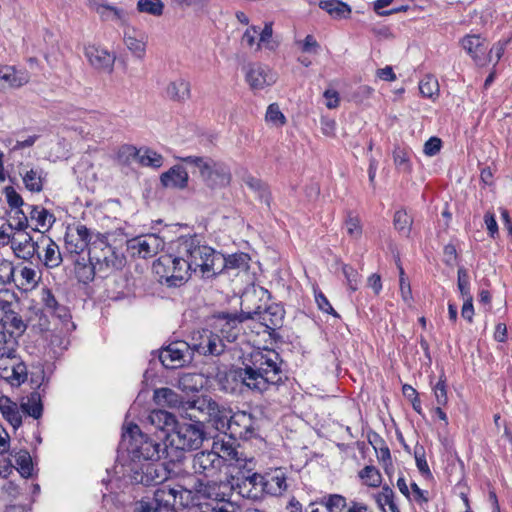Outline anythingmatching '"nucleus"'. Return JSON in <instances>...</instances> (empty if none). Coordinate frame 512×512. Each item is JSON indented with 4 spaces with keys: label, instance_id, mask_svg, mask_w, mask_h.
I'll return each mask as SVG.
<instances>
[{
    "label": "nucleus",
    "instance_id": "nucleus-5",
    "mask_svg": "<svg viewBox=\"0 0 512 512\" xmlns=\"http://www.w3.org/2000/svg\"><path fill=\"white\" fill-rule=\"evenodd\" d=\"M181 160L196 167L203 182L212 189L225 187L231 181L230 169L222 162L198 156H188Z\"/></svg>",
    "mask_w": 512,
    "mask_h": 512
},
{
    "label": "nucleus",
    "instance_id": "nucleus-53",
    "mask_svg": "<svg viewBox=\"0 0 512 512\" xmlns=\"http://www.w3.org/2000/svg\"><path fill=\"white\" fill-rule=\"evenodd\" d=\"M419 90L424 97L433 98L439 93V85L436 79L427 76L420 81Z\"/></svg>",
    "mask_w": 512,
    "mask_h": 512
},
{
    "label": "nucleus",
    "instance_id": "nucleus-22",
    "mask_svg": "<svg viewBox=\"0 0 512 512\" xmlns=\"http://www.w3.org/2000/svg\"><path fill=\"white\" fill-rule=\"evenodd\" d=\"M29 80L30 75L27 70L0 64V90L20 88Z\"/></svg>",
    "mask_w": 512,
    "mask_h": 512
},
{
    "label": "nucleus",
    "instance_id": "nucleus-17",
    "mask_svg": "<svg viewBox=\"0 0 512 512\" xmlns=\"http://www.w3.org/2000/svg\"><path fill=\"white\" fill-rule=\"evenodd\" d=\"M84 54L90 65L95 69L105 73L113 71L116 56L108 50L95 44H88L84 48Z\"/></svg>",
    "mask_w": 512,
    "mask_h": 512
},
{
    "label": "nucleus",
    "instance_id": "nucleus-45",
    "mask_svg": "<svg viewBox=\"0 0 512 512\" xmlns=\"http://www.w3.org/2000/svg\"><path fill=\"white\" fill-rule=\"evenodd\" d=\"M317 503L323 505L327 512H342L346 507V499L339 494L325 495Z\"/></svg>",
    "mask_w": 512,
    "mask_h": 512
},
{
    "label": "nucleus",
    "instance_id": "nucleus-1",
    "mask_svg": "<svg viewBox=\"0 0 512 512\" xmlns=\"http://www.w3.org/2000/svg\"><path fill=\"white\" fill-rule=\"evenodd\" d=\"M172 252L160 256L153 263L159 281L168 287H180L191 273L199 272L203 278L221 273L224 255L202 244L197 236H182L171 247Z\"/></svg>",
    "mask_w": 512,
    "mask_h": 512
},
{
    "label": "nucleus",
    "instance_id": "nucleus-26",
    "mask_svg": "<svg viewBox=\"0 0 512 512\" xmlns=\"http://www.w3.org/2000/svg\"><path fill=\"white\" fill-rule=\"evenodd\" d=\"M462 47L478 65H484L488 59V44L479 35H467L462 39Z\"/></svg>",
    "mask_w": 512,
    "mask_h": 512
},
{
    "label": "nucleus",
    "instance_id": "nucleus-32",
    "mask_svg": "<svg viewBox=\"0 0 512 512\" xmlns=\"http://www.w3.org/2000/svg\"><path fill=\"white\" fill-rule=\"evenodd\" d=\"M25 187L31 192H40L43 189L45 173L43 169L36 167L24 169L20 172Z\"/></svg>",
    "mask_w": 512,
    "mask_h": 512
},
{
    "label": "nucleus",
    "instance_id": "nucleus-41",
    "mask_svg": "<svg viewBox=\"0 0 512 512\" xmlns=\"http://www.w3.org/2000/svg\"><path fill=\"white\" fill-rule=\"evenodd\" d=\"M231 417V411L218 405V411L215 414L208 416L207 421L212 422L218 431L226 432L229 431Z\"/></svg>",
    "mask_w": 512,
    "mask_h": 512
},
{
    "label": "nucleus",
    "instance_id": "nucleus-18",
    "mask_svg": "<svg viewBox=\"0 0 512 512\" xmlns=\"http://www.w3.org/2000/svg\"><path fill=\"white\" fill-rule=\"evenodd\" d=\"M88 5L102 21L114 22L119 26H128L129 13L125 9L97 0H89Z\"/></svg>",
    "mask_w": 512,
    "mask_h": 512
},
{
    "label": "nucleus",
    "instance_id": "nucleus-8",
    "mask_svg": "<svg viewBox=\"0 0 512 512\" xmlns=\"http://www.w3.org/2000/svg\"><path fill=\"white\" fill-rule=\"evenodd\" d=\"M179 491L169 486H162L154 492V497L148 501H139L135 512H174Z\"/></svg>",
    "mask_w": 512,
    "mask_h": 512
},
{
    "label": "nucleus",
    "instance_id": "nucleus-16",
    "mask_svg": "<svg viewBox=\"0 0 512 512\" xmlns=\"http://www.w3.org/2000/svg\"><path fill=\"white\" fill-rule=\"evenodd\" d=\"M265 495L279 497L288 489L287 471L283 467L269 468L263 473Z\"/></svg>",
    "mask_w": 512,
    "mask_h": 512
},
{
    "label": "nucleus",
    "instance_id": "nucleus-50",
    "mask_svg": "<svg viewBox=\"0 0 512 512\" xmlns=\"http://www.w3.org/2000/svg\"><path fill=\"white\" fill-rule=\"evenodd\" d=\"M2 323L5 324V329L7 326L12 327L15 330V336L17 338L26 330V325L23 322L22 318L18 316L14 311L9 314H5L2 319H0Z\"/></svg>",
    "mask_w": 512,
    "mask_h": 512
},
{
    "label": "nucleus",
    "instance_id": "nucleus-51",
    "mask_svg": "<svg viewBox=\"0 0 512 512\" xmlns=\"http://www.w3.org/2000/svg\"><path fill=\"white\" fill-rule=\"evenodd\" d=\"M412 222V218L407 214L406 211L398 210L395 212L394 226L403 235H409Z\"/></svg>",
    "mask_w": 512,
    "mask_h": 512
},
{
    "label": "nucleus",
    "instance_id": "nucleus-64",
    "mask_svg": "<svg viewBox=\"0 0 512 512\" xmlns=\"http://www.w3.org/2000/svg\"><path fill=\"white\" fill-rule=\"evenodd\" d=\"M342 271L350 289L353 291L357 290L359 284L358 272L352 266L349 265H344L342 267Z\"/></svg>",
    "mask_w": 512,
    "mask_h": 512
},
{
    "label": "nucleus",
    "instance_id": "nucleus-59",
    "mask_svg": "<svg viewBox=\"0 0 512 512\" xmlns=\"http://www.w3.org/2000/svg\"><path fill=\"white\" fill-rule=\"evenodd\" d=\"M272 24L266 23L263 29L259 28V40L257 43V49H260L261 46H264L268 49L274 48V42L272 41Z\"/></svg>",
    "mask_w": 512,
    "mask_h": 512
},
{
    "label": "nucleus",
    "instance_id": "nucleus-48",
    "mask_svg": "<svg viewBox=\"0 0 512 512\" xmlns=\"http://www.w3.org/2000/svg\"><path fill=\"white\" fill-rule=\"evenodd\" d=\"M393 159L396 168L402 172H410V153L401 147H396L393 151Z\"/></svg>",
    "mask_w": 512,
    "mask_h": 512
},
{
    "label": "nucleus",
    "instance_id": "nucleus-33",
    "mask_svg": "<svg viewBox=\"0 0 512 512\" xmlns=\"http://www.w3.org/2000/svg\"><path fill=\"white\" fill-rule=\"evenodd\" d=\"M146 420L156 429L163 431L170 427L173 429L177 423L176 418L172 413L162 409L151 411L148 414Z\"/></svg>",
    "mask_w": 512,
    "mask_h": 512
},
{
    "label": "nucleus",
    "instance_id": "nucleus-42",
    "mask_svg": "<svg viewBox=\"0 0 512 512\" xmlns=\"http://www.w3.org/2000/svg\"><path fill=\"white\" fill-rule=\"evenodd\" d=\"M203 385L204 379L200 374L187 373L179 379V387L185 392H197Z\"/></svg>",
    "mask_w": 512,
    "mask_h": 512
},
{
    "label": "nucleus",
    "instance_id": "nucleus-11",
    "mask_svg": "<svg viewBox=\"0 0 512 512\" xmlns=\"http://www.w3.org/2000/svg\"><path fill=\"white\" fill-rule=\"evenodd\" d=\"M157 461H145V463H135L131 467V479L135 483L145 486L162 483L166 478V470Z\"/></svg>",
    "mask_w": 512,
    "mask_h": 512
},
{
    "label": "nucleus",
    "instance_id": "nucleus-20",
    "mask_svg": "<svg viewBox=\"0 0 512 512\" xmlns=\"http://www.w3.org/2000/svg\"><path fill=\"white\" fill-rule=\"evenodd\" d=\"M246 319L242 318V312L239 315L224 314L217 317L215 329L219 332L223 342H234L241 331V323Z\"/></svg>",
    "mask_w": 512,
    "mask_h": 512
},
{
    "label": "nucleus",
    "instance_id": "nucleus-49",
    "mask_svg": "<svg viewBox=\"0 0 512 512\" xmlns=\"http://www.w3.org/2000/svg\"><path fill=\"white\" fill-rule=\"evenodd\" d=\"M359 477L370 487H378L382 481L380 472L374 466H365L359 472Z\"/></svg>",
    "mask_w": 512,
    "mask_h": 512
},
{
    "label": "nucleus",
    "instance_id": "nucleus-10",
    "mask_svg": "<svg viewBox=\"0 0 512 512\" xmlns=\"http://www.w3.org/2000/svg\"><path fill=\"white\" fill-rule=\"evenodd\" d=\"M212 450L223 460V464L227 463L228 466L237 471L242 468H247L248 470L256 469L255 459L243 456L232 443L216 441L213 443Z\"/></svg>",
    "mask_w": 512,
    "mask_h": 512
},
{
    "label": "nucleus",
    "instance_id": "nucleus-29",
    "mask_svg": "<svg viewBox=\"0 0 512 512\" xmlns=\"http://www.w3.org/2000/svg\"><path fill=\"white\" fill-rule=\"evenodd\" d=\"M190 83L183 79L177 78L170 81L165 88V95L172 101L185 102L191 96Z\"/></svg>",
    "mask_w": 512,
    "mask_h": 512
},
{
    "label": "nucleus",
    "instance_id": "nucleus-13",
    "mask_svg": "<svg viewBox=\"0 0 512 512\" xmlns=\"http://www.w3.org/2000/svg\"><path fill=\"white\" fill-rule=\"evenodd\" d=\"M226 344L218 333L208 329L197 331L192 336L191 350L202 355H220L224 352Z\"/></svg>",
    "mask_w": 512,
    "mask_h": 512
},
{
    "label": "nucleus",
    "instance_id": "nucleus-36",
    "mask_svg": "<svg viewBox=\"0 0 512 512\" xmlns=\"http://www.w3.org/2000/svg\"><path fill=\"white\" fill-rule=\"evenodd\" d=\"M97 272L98 269L91 263L89 257L87 259L82 257L75 260V275L80 282H91Z\"/></svg>",
    "mask_w": 512,
    "mask_h": 512
},
{
    "label": "nucleus",
    "instance_id": "nucleus-63",
    "mask_svg": "<svg viewBox=\"0 0 512 512\" xmlns=\"http://www.w3.org/2000/svg\"><path fill=\"white\" fill-rule=\"evenodd\" d=\"M433 391L437 405L445 406L448 402L445 381L440 379L433 387Z\"/></svg>",
    "mask_w": 512,
    "mask_h": 512
},
{
    "label": "nucleus",
    "instance_id": "nucleus-56",
    "mask_svg": "<svg viewBox=\"0 0 512 512\" xmlns=\"http://www.w3.org/2000/svg\"><path fill=\"white\" fill-rule=\"evenodd\" d=\"M265 118L268 123L276 127L282 126L286 122V118L277 104L269 105Z\"/></svg>",
    "mask_w": 512,
    "mask_h": 512
},
{
    "label": "nucleus",
    "instance_id": "nucleus-21",
    "mask_svg": "<svg viewBox=\"0 0 512 512\" xmlns=\"http://www.w3.org/2000/svg\"><path fill=\"white\" fill-rule=\"evenodd\" d=\"M186 411L190 419H196V423L207 421V417L218 411V403L208 396H200L186 403Z\"/></svg>",
    "mask_w": 512,
    "mask_h": 512
},
{
    "label": "nucleus",
    "instance_id": "nucleus-47",
    "mask_svg": "<svg viewBox=\"0 0 512 512\" xmlns=\"http://www.w3.org/2000/svg\"><path fill=\"white\" fill-rule=\"evenodd\" d=\"M249 256L245 253L232 254L228 257L224 256V265L221 267V272L225 269H244L247 268Z\"/></svg>",
    "mask_w": 512,
    "mask_h": 512
},
{
    "label": "nucleus",
    "instance_id": "nucleus-24",
    "mask_svg": "<svg viewBox=\"0 0 512 512\" xmlns=\"http://www.w3.org/2000/svg\"><path fill=\"white\" fill-rule=\"evenodd\" d=\"M276 73L262 64H252L246 72V80L254 90L264 89L276 82Z\"/></svg>",
    "mask_w": 512,
    "mask_h": 512
},
{
    "label": "nucleus",
    "instance_id": "nucleus-27",
    "mask_svg": "<svg viewBox=\"0 0 512 512\" xmlns=\"http://www.w3.org/2000/svg\"><path fill=\"white\" fill-rule=\"evenodd\" d=\"M43 248L44 256L39 258L47 268H56L62 262V256L58 245L49 237H39V249Z\"/></svg>",
    "mask_w": 512,
    "mask_h": 512
},
{
    "label": "nucleus",
    "instance_id": "nucleus-39",
    "mask_svg": "<svg viewBox=\"0 0 512 512\" xmlns=\"http://www.w3.org/2000/svg\"><path fill=\"white\" fill-rule=\"evenodd\" d=\"M21 409L23 413L34 419L40 418L43 411L40 395L38 393H31L30 396L21 403Z\"/></svg>",
    "mask_w": 512,
    "mask_h": 512
},
{
    "label": "nucleus",
    "instance_id": "nucleus-38",
    "mask_svg": "<svg viewBox=\"0 0 512 512\" xmlns=\"http://www.w3.org/2000/svg\"><path fill=\"white\" fill-rule=\"evenodd\" d=\"M11 456L14 458L15 465L23 477H30L33 472L32 458L26 450H13Z\"/></svg>",
    "mask_w": 512,
    "mask_h": 512
},
{
    "label": "nucleus",
    "instance_id": "nucleus-61",
    "mask_svg": "<svg viewBox=\"0 0 512 512\" xmlns=\"http://www.w3.org/2000/svg\"><path fill=\"white\" fill-rule=\"evenodd\" d=\"M258 35H259V27L251 26L244 32V34L242 36V44L251 49L258 51L259 50V49H257V43L259 40Z\"/></svg>",
    "mask_w": 512,
    "mask_h": 512
},
{
    "label": "nucleus",
    "instance_id": "nucleus-40",
    "mask_svg": "<svg viewBox=\"0 0 512 512\" xmlns=\"http://www.w3.org/2000/svg\"><path fill=\"white\" fill-rule=\"evenodd\" d=\"M4 402H0L1 412L4 418L16 429L22 424V414L15 403L9 402L8 399H5Z\"/></svg>",
    "mask_w": 512,
    "mask_h": 512
},
{
    "label": "nucleus",
    "instance_id": "nucleus-37",
    "mask_svg": "<svg viewBox=\"0 0 512 512\" xmlns=\"http://www.w3.org/2000/svg\"><path fill=\"white\" fill-rule=\"evenodd\" d=\"M376 502L383 512H400L395 503V493L389 486H383L376 495Z\"/></svg>",
    "mask_w": 512,
    "mask_h": 512
},
{
    "label": "nucleus",
    "instance_id": "nucleus-35",
    "mask_svg": "<svg viewBox=\"0 0 512 512\" xmlns=\"http://www.w3.org/2000/svg\"><path fill=\"white\" fill-rule=\"evenodd\" d=\"M29 217L31 220L36 221L38 226L37 230H48L55 222V217L47 209L41 206L29 205Z\"/></svg>",
    "mask_w": 512,
    "mask_h": 512
},
{
    "label": "nucleus",
    "instance_id": "nucleus-25",
    "mask_svg": "<svg viewBox=\"0 0 512 512\" xmlns=\"http://www.w3.org/2000/svg\"><path fill=\"white\" fill-rule=\"evenodd\" d=\"M164 246L163 240L155 234L137 237L129 242V247L141 258L156 255Z\"/></svg>",
    "mask_w": 512,
    "mask_h": 512
},
{
    "label": "nucleus",
    "instance_id": "nucleus-58",
    "mask_svg": "<svg viewBox=\"0 0 512 512\" xmlns=\"http://www.w3.org/2000/svg\"><path fill=\"white\" fill-rule=\"evenodd\" d=\"M10 229L15 232L25 231L28 227V217L22 209L15 210L14 215L11 216V222L8 223Z\"/></svg>",
    "mask_w": 512,
    "mask_h": 512
},
{
    "label": "nucleus",
    "instance_id": "nucleus-2",
    "mask_svg": "<svg viewBox=\"0 0 512 512\" xmlns=\"http://www.w3.org/2000/svg\"><path fill=\"white\" fill-rule=\"evenodd\" d=\"M282 360L272 349L253 350L244 363V368L238 371L242 383L249 389L264 392L270 385L282 382Z\"/></svg>",
    "mask_w": 512,
    "mask_h": 512
},
{
    "label": "nucleus",
    "instance_id": "nucleus-9",
    "mask_svg": "<svg viewBox=\"0 0 512 512\" xmlns=\"http://www.w3.org/2000/svg\"><path fill=\"white\" fill-rule=\"evenodd\" d=\"M232 478L243 497L257 499L265 495L263 473H257L255 469L242 468L236 471Z\"/></svg>",
    "mask_w": 512,
    "mask_h": 512
},
{
    "label": "nucleus",
    "instance_id": "nucleus-52",
    "mask_svg": "<svg viewBox=\"0 0 512 512\" xmlns=\"http://www.w3.org/2000/svg\"><path fill=\"white\" fill-rule=\"evenodd\" d=\"M245 183L252 190L259 193L261 201H263L267 206L270 205V193L259 179L249 176L245 179Z\"/></svg>",
    "mask_w": 512,
    "mask_h": 512
},
{
    "label": "nucleus",
    "instance_id": "nucleus-30",
    "mask_svg": "<svg viewBox=\"0 0 512 512\" xmlns=\"http://www.w3.org/2000/svg\"><path fill=\"white\" fill-rule=\"evenodd\" d=\"M126 47L138 58L145 54L146 43L141 32L134 28L127 27L123 37Z\"/></svg>",
    "mask_w": 512,
    "mask_h": 512
},
{
    "label": "nucleus",
    "instance_id": "nucleus-4",
    "mask_svg": "<svg viewBox=\"0 0 512 512\" xmlns=\"http://www.w3.org/2000/svg\"><path fill=\"white\" fill-rule=\"evenodd\" d=\"M207 438L203 423H176L171 432L165 436L168 450L176 452L196 450Z\"/></svg>",
    "mask_w": 512,
    "mask_h": 512
},
{
    "label": "nucleus",
    "instance_id": "nucleus-31",
    "mask_svg": "<svg viewBox=\"0 0 512 512\" xmlns=\"http://www.w3.org/2000/svg\"><path fill=\"white\" fill-rule=\"evenodd\" d=\"M153 400L157 406L167 408H178L182 404V397L168 387L155 389Z\"/></svg>",
    "mask_w": 512,
    "mask_h": 512
},
{
    "label": "nucleus",
    "instance_id": "nucleus-43",
    "mask_svg": "<svg viewBox=\"0 0 512 512\" xmlns=\"http://www.w3.org/2000/svg\"><path fill=\"white\" fill-rule=\"evenodd\" d=\"M344 228L351 239L359 240L361 238L363 229L358 215L348 212L344 220Z\"/></svg>",
    "mask_w": 512,
    "mask_h": 512
},
{
    "label": "nucleus",
    "instance_id": "nucleus-7",
    "mask_svg": "<svg viewBox=\"0 0 512 512\" xmlns=\"http://www.w3.org/2000/svg\"><path fill=\"white\" fill-rule=\"evenodd\" d=\"M248 295L242 299V318L258 320L263 326L269 330L280 328L283 324L284 310L278 305H271L265 309L260 306L251 310L246 306Z\"/></svg>",
    "mask_w": 512,
    "mask_h": 512
},
{
    "label": "nucleus",
    "instance_id": "nucleus-15",
    "mask_svg": "<svg viewBox=\"0 0 512 512\" xmlns=\"http://www.w3.org/2000/svg\"><path fill=\"white\" fill-rule=\"evenodd\" d=\"M223 460L217 454L211 451H202L194 455L192 468L194 473L204 477H215L221 471Z\"/></svg>",
    "mask_w": 512,
    "mask_h": 512
},
{
    "label": "nucleus",
    "instance_id": "nucleus-54",
    "mask_svg": "<svg viewBox=\"0 0 512 512\" xmlns=\"http://www.w3.org/2000/svg\"><path fill=\"white\" fill-rule=\"evenodd\" d=\"M15 300L16 295L13 291L7 288L0 289V311L4 314H9L13 311Z\"/></svg>",
    "mask_w": 512,
    "mask_h": 512
},
{
    "label": "nucleus",
    "instance_id": "nucleus-62",
    "mask_svg": "<svg viewBox=\"0 0 512 512\" xmlns=\"http://www.w3.org/2000/svg\"><path fill=\"white\" fill-rule=\"evenodd\" d=\"M119 158L124 162H130L131 160L139 161L140 149L132 145H124L119 149Z\"/></svg>",
    "mask_w": 512,
    "mask_h": 512
},
{
    "label": "nucleus",
    "instance_id": "nucleus-57",
    "mask_svg": "<svg viewBox=\"0 0 512 512\" xmlns=\"http://www.w3.org/2000/svg\"><path fill=\"white\" fill-rule=\"evenodd\" d=\"M20 277V286L23 287L24 289L36 286L39 280L35 269L26 266L21 269Z\"/></svg>",
    "mask_w": 512,
    "mask_h": 512
},
{
    "label": "nucleus",
    "instance_id": "nucleus-60",
    "mask_svg": "<svg viewBox=\"0 0 512 512\" xmlns=\"http://www.w3.org/2000/svg\"><path fill=\"white\" fill-rule=\"evenodd\" d=\"M457 276H458V279H457L458 289H459L462 297L464 299H466V298H468V296H471L468 272L465 268L460 267L458 269Z\"/></svg>",
    "mask_w": 512,
    "mask_h": 512
},
{
    "label": "nucleus",
    "instance_id": "nucleus-28",
    "mask_svg": "<svg viewBox=\"0 0 512 512\" xmlns=\"http://www.w3.org/2000/svg\"><path fill=\"white\" fill-rule=\"evenodd\" d=\"M188 172L180 165L171 167L161 175V183L167 188L183 189L188 184Z\"/></svg>",
    "mask_w": 512,
    "mask_h": 512
},
{
    "label": "nucleus",
    "instance_id": "nucleus-12",
    "mask_svg": "<svg viewBox=\"0 0 512 512\" xmlns=\"http://www.w3.org/2000/svg\"><path fill=\"white\" fill-rule=\"evenodd\" d=\"M159 359L168 369L180 368L192 360L190 344L185 341L172 342L161 349Z\"/></svg>",
    "mask_w": 512,
    "mask_h": 512
},
{
    "label": "nucleus",
    "instance_id": "nucleus-14",
    "mask_svg": "<svg viewBox=\"0 0 512 512\" xmlns=\"http://www.w3.org/2000/svg\"><path fill=\"white\" fill-rule=\"evenodd\" d=\"M95 234L82 224L68 227L64 238L66 251L69 254L80 255L86 249L89 250L90 243L95 239Z\"/></svg>",
    "mask_w": 512,
    "mask_h": 512
},
{
    "label": "nucleus",
    "instance_id": "nucleus-3",
    "mask_svg": "<svg viewBox=\"0 0 512 512\" xmlns=\"http://www.w3.org/2000/svg\"><path fill=\"white\" fill-rule=\"evenodd\" d=\"M123 443H127V451L130 454L132 464L142 461H159L162 458H169L174 461L178 458L171 455L166 442L162 444L140 432L137 425L129 427L123 434Z\"/></svg>",
    "mask_w": 512,
    "mask_h": 512
},
{
    "label": "nucleus",
    "instance_id": "nucleus-34",
    "mask_svg": "<svg viewBox=\"0 0 512 512\" xmlns=\"http://www.w3.org/2000/svg\"><path fill=\"white\" fill-rule=\"evenodd\" d=\"M319 7L334 19H345L351 14L350 6L340 0H322Z\"/></svg>",
    "mask_w": 512,
    "mask_h": 512
},
{
    "label": "nucleus",
    "instance_id": "nucleus-6",
    "mask_svg": "<svg viewBox=\"0 0 512 512\" xmlns=\"http://www.w3.org/2000/svg\"><path fill=\"white\" fill-rule=\"evenodd\" d=\"M88 256L99 273L119 269L123 265V259L108 244L107 237L100 233H96L95 239L90 243Z\"/></svg>",
    "mask_w": 512,
    "mask_h": 512
},
{
    "label": "nucleus",
    "instance_id": "nucleus-44",
    "mask_svg": "<svg viewBox=\"0 0 512 512\" xmlns=\"http://www.w3.org/2000/svg\"><path fill=\"white\" fill-rule=\"evenodd\" d=\"M138 163L145 167L159 168L163 165V156L149 148H140Z\"/></svg>",
    "mask_w": 512,
    "mask_h": 512
},
{
    "label": "nucleus",
    "instance_id": "nucleus-46",
    "mask_svg": "<svg viewBox=\"0 0 512 512\" xmlns=\"http://www.w3.org/2000/svg\"><path fill=\"white\" fill-rule=\"evenodd\" d=\"M137 10L158 17L163 14L164 3L161 0H138Z\"/></svg>",
    "mask_w": 512,
    "mask_h": 512
},
{
    "label": "nucleus",
    "instance_id": "nucleus-19",
    "mask_svg": "<svg viewBox=\"0 0 512 512\" xmlns=\"http://www.w3.org/2000/svg\"><path fill=\"white\" fill-rule=\"evenodd\" d=\"M11 248L16 257L23 260H30L35 254L40 258L39 239L33 238L25 231L14 232L12 235Z\"/></svg>",
    "mask_w": 512,
    "mask_h": 512
},
{
    "label": "nucleus",
    "instance_id": "nucleus-55",
    "mask_svg": "<svg viewBox=\"0 0 512 512\" xmlns=\"http://www.w3.org/2000/svg\"><path fill=\"white\" fill-rule=\"evenodd\" d=\"M15 268L11 261L0 258V285H6L14 280Z\"/></svg>",
    "mask_w": 512,
    "mask_h": 512
},
{
    "label": "nucleus",
    "instance_id": "nucleus-23",
    "mask_svg": "<svg viewBox=\"0 0 512 512\" xmlns=\"http://www.w3.org/2000/svg\"><path fill=\"white\" fill-rule=\"evenodd\" d=\"M229 432L234 437L250 438L256 430L255 418L245 411L232 414Z\"/></svg>",
    "mask_w": 512,
    "mask_h": 512
}]
</instances>
